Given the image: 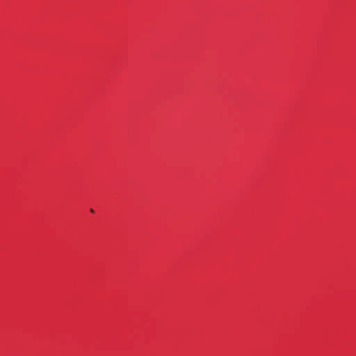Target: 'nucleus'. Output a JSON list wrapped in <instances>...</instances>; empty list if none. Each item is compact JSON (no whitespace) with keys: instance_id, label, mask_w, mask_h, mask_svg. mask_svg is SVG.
I'll list each match as a JSON object with an SVG mask.
<instances>
[{"instance_id":"1","label":"nucleus","mask_w":356,"mask_h":356,"mask_svg":"<svg viewBox=\"0 0 356 356\" xmlns=\"http://www.w3.org/2000/svg\"><path fill=\"white\" fill-rule=\"evenodd\" d=\"M90 212L94 213V210L92 209H91Z\"/></svg>"}]
</instances>
